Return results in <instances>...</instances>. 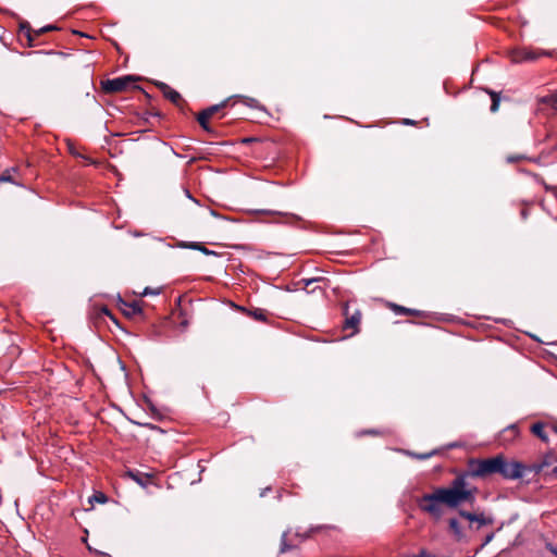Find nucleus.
I'll return each mask as SVG.
<instances>
[{"mask_svg":"<svg viewBox=\"0 0 557 557\" xmlns=\"http://www.w3.org/2000/svg\"><path fill=\"white\" fill-rule=\"evenodd\" d=\"M122 304L125 307V309H123V312L127 317H134V315L140 314L143 312L140 305L137 301H133V302L122 301Z\"/></svg>","mask_w":557,"mask_h":557,"instance_id":"obj_9","label":"nucleus"},{"mask_svg":"<svg viewBox=\"0 0 557 557\" xmlns=\"http://www.w3.org/2000/svg\"><path fill=\"white\" fill-rule=\"evenodd\" d=\"M487 474V459L479 462L478 469H470V472L456 476L448 487H437L433 493L424 494L418 499L419 508L435 519L443 516V506L456 508L463 503L474 500L475 487L469 482V476H483Z\"/></svg>","mask_w":557,"mask_h":557,"instance_id":"obj_1","label":"nucleus"},{"mask_svg":"<svg viewBox=\"0 0 557 557\" xmlns=\"http://www.w3.org/2000/svg\"><path fill=\"white\" fill-rule=\"evenodd\" d=\"M321 528H322L321 525H318L317 528H312L310 531L320 530Z\"/></svg>","mask_w":557,"mask_h":557,"instance_id":"obj_43","label":"nucleus"},{"mask_svg":"<svg viewBox=\"0 0 557 557\" xmlns=\"http://www.w3.org/2000/svg\"><path fill=\"white\" fill-rule=\"evenodd\" d=\"M211 214L214 216H219V214L214 210H211Z\"/></svg>","mask_w":557,"mask_h":557,"instance_id":"obj_44","label":"nucleus"},{"mask_svg":"<svg viewBox=\"0 0 557 557\" xmlns=\"http://www.w3.org/2000/svg\"><path fill=\"white\" fill-rule=\"evenodd\" d=\"M485 544H487V536L485 537V540L483 541L482 545L484 546Z\"/></svg>","mask_w":557,"mask_h":557,"instance_id":"obj_45","label":"nucleus"},{"mask_svg":"<svg viewBox=\"0 0 557 557\" xmlns=\"http://www.w3.org/2000/svg\"><path fill=\"white\" fill-rule=\"evenodd\" d=\"M529 471L528 466L518 461H507L502 456L490 458V473H499L505 479H520Z\"/></svg>","mask_w":557,"mask_h":557,"instance_id":"obj_2","label":"nucleus"},{"mask_svg":"<svg viewBox=\"0 0 557 557\" xmlns=\"http://www.w3.org/2000/svg\"><path fill=\"white\" fill-rule=\"evenodd\" d=\"M318 278H310V280H302V282L305 283L306 286H309L310 284H312L313 282H317Z\"/></svg>","mask_w":557,"mask_h":557,"instance_id":"obj_32","label":"nucleus"},{"mask_svg":"<svg viewBox=\"0 0 557 557\" xmlns=\"http://www.w3.org/2000/svg\"><path fill=\"white\" fill-rule=\"evenodd\" d=\"M226 102H227L226 100L222 101L221 103L211 106V107L205 109L203 111L209 115V117H211L220 109L224 108L226 106Z\"/></svg>","mask_w":557,"mask_h":557,"instance_id":"obj_19","label":"nucleus"},{"mask_svg":"<svg viewBox=\"0 0 557 557\" xmlns=\"http://www.w3.org/2000/svg\"><path fill=\"white\" fill-rule=\"evenodd\" d=\"M136 78L132 75L121 76L112 79H107L101 83L103 91L108 94L121 92L128 89L131 86L138 88L133 85Z\"/></svg>","mask_w":557,"mask_h":557,"instance_id":"obj_4","label":"nucleus"},{"mask_svg":"<svg viewBox=\"0 0 557 557\" xmlns=\"http://www.w3.org/2000/svg\"><path fill=\"white\" fill-rule=\"evenodd\" d=\"M542 541L545 544V547L557 557V547L548 542L544 536H542Z\"/></svg>","mask_w":557,"mask_h":557,"instance_id":"obj_22","label":"nucleus"},{"mask_svg":"<svg viewBox=\"0 0 557 557\" xmlns=\"http://www.w3.org/2000/svg\"><path fill=\"white\" fill-rule=\"evenodd\" d=\"M519 435L518 424L513 423L505 428L502 433L499 440L503 443H509L513 441Z\"/></svg>","mask_w":557,"mask_h":557,"instance_id":"obj_8","label":"nucleus"},{"mask_svg":"<svg viewBox=\"0 0 557 557\" xmlns=\"http://www.w3.org/2000/svg\"><path fill=\"white\" fill-rule=\"evenodd\" d=\"M416 557H428L426 554L424 552H421L419 555H417Z\"/></svg>","mask_w":557,"mask_h":557,"instance_id":"obj_41","label":"nucleus"},{"mask_svg":"<svg viewBox=\"0 0 557 557\" xmlns=\"http://www.w3.org/2000/svg\"><path fill=\"white\" fill-rule=\"evenodd\" d=\"M460 516L462 518L469 520L470 522L476 521L480 523V525H483L487 522L483 515L479 516V515L467 512V511H460Z\"/></svg>","mask_w":557,"mask_h":557,"instance_id":"obj_13","label":"nucleus"},{"mask_svg":"<svg viewBox=\"0 0 557 557\" xmlns=\"http://www.w3.org/2000/svg\"><path fill=\"white\" fill-rule=\"evenodd\" d=\"M407 314H418V311L408 308Z\"/></svg>","mask_w":557,"mask_h":557,"instance_id":"obj_38","label":"nucleus"},{"mask_svg":"<svg viewBox=\"0 0 557 557\" xmlns=\"http://www.w3.org/2000/svg\"><path fill=\"white\" fill-rule=\"evenodd\" d=\"M545 424L543 422H536L531 426V432L537 436L541 441L547 443L548 442V435L545 432Z\"/></svg>","mask_w":557,"mask_h":557,"instance_id":"obj_12","label":"nucleus"},{"mask_svg":"<svg viewBox=\"0 0 557 557\" xmlns=\"http://www.w3.org/2000/svg\"><path fill=\"white\" fill-rule=\"evenodd\" d=\"M436 451L433 450V451H430V453H426V454H412V456H414L416 458L418 459H421V460H424V459H428L430 458L431 456H433Z\"/></svg>","mask_w":557,"mask_h":557,"instance_id":"obj_24","label":"nucleus"},{"mask_svg":"<svg viewBox=\"0 0 557 557\" xmlns=\"http://www.w3.org/2000/svg\"><path fill=\"white\" fill-rule=\"evenodd\" d=\"M185 194H186V196H187L189 199H191L193 201L197 202V201L193 198V196L190 195V193H189V190H188V189H185Z\"/></svg>","mask_w":557,"mask_h":557,"instance_id":"obj_36","label":"nucleus"},{"mask_svg":"<svg viewBox=\"0 0 557 557\" xmlns=\"http://www.w3.org/2000/svg\"><path fill=\"white\" fill-rule=\"evenodd\" d=\"M296 536L300 537V541H304L306 540L309 535L307 533H299V532H296Z\"/></svg>","mask_w":557,"mask_h":557,"instance_id":"obj_33","label":"nucleus"},{"mask_svg":"<svg viewBox=\"0 0 557 557\" xmlns=\"http://www.w3.org/2000/svg\"><path fill=\"white\" fill-rule=\"evenodd\" d=\"M236 97L242 99L244 104H246L249 108H253V109H259L260 108L259 101L257 99H255V98L246 97V96H236Z\"/></svg>","mask_w":557,"mask_h":557,"instance_id":"obj_17","label":"nucleus"},{"mask_svg":"<svg viewBox=\"0 0 557 557\" xmlns=\"http://www.w3.org/2000/svg\"><path fill=\"white\" fill-rule=\"evenodd\" d=\"M537 57H539V54H536L534 51L528 50V49H522V50L516 52L513 60L516 62L533 61V60L537 59Z\"/></svg>","mask_w":557,"mask_h":557,"instance_id":"obj_11","label":"nucleus"},{"mask_svg":"<svg viewBox=\"0 0 557 557\" xmlns=\"http://www.w3.org/2000/svg\"><path fill=\"white\" fill-rule=\"evenodd\" d=\"M363 433H364V434H376V431H374V430H369V431H364Z\"/></svg>","mask_w":557,"mask_h":557,"instance_id":"obj_40","label":"nucleus"},{"mask_svg":"<svg viewBox=\"0 0 557 557\" xmlns=\"http://www.w3.org/2000/svg\"><path fill=\"white\" fill-rule=\"evenodd\" d=\"M407 314H418V311L408 308Z\"/></svg>","mask_w":557,"mask_h":557,"instance_id":"obj_37","label":"nucleus"},{"mask_svg":"<svg viewBox=\"0 0 557 557\" xmlns=\"http://www.w3.org/2000/svg\"><path fill=\"white\" fill-rule=\"evenodd\" d=\"M343 314L345 317L343 330L350 331L347 336L350 337L359 333V325L362 317L361 311L356 308L350 312V305L349 302H346L343 308Z\"/></svg>","mask_w":557,"mask_h":557,"instance_id":"obj_3","label":"nucleus"},{"mask_svg":"<svg viewBox=\"0 0 557 557\" xmlns=\"http://www.w3.org/2000/svg\"><path fill=\"white\" fill-rule=\"evenodd\" d=\"M552 472L557 474V458L554 455H546L541 462L528 466L529 472L540 473L545 468L552 467Z\"/></svg>","mask_w":557,"mask_h":557,"instance_id":"obj_5","label":"nucleus"},{"mask_svg":"<svg viewBox=\"0 0 557 557\" xmlns=\"http://www.w3.org/2000/svg\"><path fill=\"white\" fill-rule=\"evenodd\" d=\"M157 294H159V292H158V290H153V289H151L150 287H146V288L144 289V292H143V295H144V296H147V295H157Z\"/></svg>","mask_w":557,"mask_h":557,"instance_id":"obj_27","label":"nucleus"},{"mask_svg":"<svg viewBox=\"0 0 557 557\" xmlns=\"http://www.w3.org/2000/svg\"><path fill=\"white\" fill-rule=\"evenodd\" d=\"M54 29H57V26H54V25H47V26L41 27L39 30H37L36 35H40V34H44L46 32H50V30H54Z\"/></svg>","mask_w":557,"mask_h":557,"instance_id":"obj_25","label":"nucleus"},{"mask_svg":"<svg viewBox=\"0 0 557 557\" xmlns=\"http://www.w3.org/2000/svg\"><path fill=\"white\" fill-rule=\"evenodd\" d=\"M107 496L102 492H97L88 498V502L92 505L94 503L104 504Z\"/></svg>","mask_w":557,"mask_h":557,"instance_id":"obj_18","label":"nucleus"},{"mask_svg":"<svg viewBox=\"0 0 557 557\" xmlns=\"http://www.w3.org/2000/svg\"><path fill=\"white\" fill-rule=\"evenodd\" d=\"M519 159H520L519 157H508L507 158L508 162H515V161H517Z\"/></svg>","mask_w":557,"mask_h":557,"instance_id":"obj_35","label":"nucleus"},{"mask_svg":"<svg viewBox=\"0 0 557 557\" xmlns=\"http://www.w3.org/2000/svg\"><path fill=\"white\" fill-rule=\"evenodd\" d=\"M252 315L256 320L265 321V314L261 310L253 311Z\"/></svg>","mask_w":557,"mask_h":557,"instance_id":"obj_26","label":"nucleus"},{"mask_svg":"<svg viewBox=\"0 0 557 557\" xmlns=\"http://www.w3.org/2000/svg\"><path fill=\"white\" fill-rule=\"evenodd\" d=\"M449 528L455 533V535H457L458 537L461 536V529L457 519H449Z\"/></svg>","mask_w":557,"mask_h":557,"instance_id":"obj_21","label":"nucleus"},{"mask_svg":"<svg viewBox=\"0 0 557 557\" xmlns=\"http://www.w3.org/2000/svg\"><path fill=\"white\" fill-rule=\"evenodd\" d=\"M269 490H270V487H267V488L261 493V496H264Z\"/></svg>","mask_w":557,"mask_h":557,"instance_id":"obj_42","label":"nucleus"},{"mask_svg":"<svg viewBox=\"0 0 557 557\" xmlns=\"http://www.w3.org/2000/svg\"><path fill=\"white\" fill-rule=\"evenodd\" d=\"M552 430L557 434V421L553 423Z\"/></svg>","mask_w":557,"mask_h":557,"instance_id":"obj_39","label":"nucleus"},{"mask_svg":"<svg viewBox=\"0 0 557 557\" xmlns=\"http://www.w3.org/2000/svg\"><path fill=\"white\" fill-rule=\"evenodd\" d=\"M157 86L162 91L163 96L169 99L172 103L178 104L181 101V95L172 89L168 84L165 83H157Z\"/></svg>","mask_w":557,"mask_h":557,"instance_id":"obj_6","label":"nucleus"},{"mask_svg":"<svg viewBox=\"0 0 557 557\" xmlns=\"http://www.w3.org/2000/svg\"><path fill=\"white\" fill-rule=\"evenodd\" d=\"M403 123H404L405 125H414V124H416V121H414V120H410V119H405V120L403 121Z\"/></svg>","mask_w":557,"mask_h":557,"instance_id":"obj_31","label":"nucleus"},{"mask_svg":"<svg viewBox=\"0 0 557 557\" xmlns=\"http://www.w3.org/2000/svg\"><path fill=\"white\" fill-rule=\"evenodd\" d=\"M257 212L258 213H265V214H278L277 211H272V210H258Z\"/></svg>","mask_w":557,"mask_h":557,"instance_id":"obj_30","label":"nucleus"},{"mask_svg":"<svg viewBox=\"0 0 557 557\" xmlns=\"http://www.w3.org/2000/svg\"><path fill=\"white\" fill-rule=\"evenodd\" d=\"M102 312H103L106 315H108V317H110L111 319H113V315L111 314L110 310H109L107 307H104V308L102 309Z\"/></svg>","mask_w":557,"mask_h":557,"instance_id":"obj_34","label":"nucleus"},{"mask_svg":"<svg viewBox=\"0 0 557 557\" xmlns=\"http://www.w3.org/2000/svg\"><path fill=\"white\" fill-rule=\"evenodd\" d=\"M394 309H395L396 312H401L404 314H407V310H408V308H405V307H401V306H396V305L394 306Z\"/></svg>","mask_w":557,"mask_h":557,"instance_id":"obj_28","label":"nucleus"},{"mask_svg":"<svg viewBox=\"0 0 557 557\" xmlns=\"http://www.w3.org/2000/svg\"><path fill=\"white\" fill-rule=\"evenodd\" d=\"M287 534H288V532H284L282 534L280 553H286V552L290 550L293 547L292 545H289L287 543Z\"/></svg>","mask_w":557,"mask_h":557,"instance_id":"obj_20","label":"nucleus"},{"mask_svg":"<svg viewBox=\"0 0 557 557\" xmlns=\"http://www.w3.org/2000/svg\"><path fill=\"white\" fill-rule=\"evenodd\" d=\"M3 182H12L11 176L8 174L0 175V183H3Z\"/></svg>","mask_w":557,"mask_h":557,"instance_id":"obj_29","label":"nucleus"},{"mask_svg":"<svg viewBox=\"0 0 557 557\" xmlns=\"http://www.w3.org/2000/svg\"><path fill=\"white\" fill-rule=\"evenodd\" d=\"M490 98H491V101H492V103L490 106V111L491 112L498 111L499 104L502 102L509 103L511 101V99L508 96H505L502 92H497V91H493V90H490Z\"/></svg>","mask_w":557,"mask_h":557,"instance_id":"obj_7","label":"nucleus"},{"mask_svg":"<svg viewBox=\"0 0 557 557\" xmlns=\"http://www.w3.org/2000/svg\"><path fill=\"white\" fill-rule=\"evenodd\" d=\"M209 119V115L203 110L197 116V121L199 122L200 126L207 132L210 131V126L208 123Z\"/></svg>","mask_w":557,"mask_h":557,"instance_id":"obj_16","label":"nucleus"},{"mask_svg":"<svg viewBox=\"0 0 557 557\" xmlns=\"http://www.w3.org/2000/svg\"><path fill=\"white\" fill-rule=\"evenodd\" d=\"M540 102L548 104L553 109L557 110V95H547V96L541 97Z\"/></svg>","mask_w":557,"mask_h":557,"instance_id":"obj_15","label":"nucleus"},{"mask_svg":"<svg viewBox=\"0 0 557 557\" xmlns=\"http://www.w3.org/2000/svg\"><path fill=\"white\" fill-rule=\"evenodd\" d=\"M21 30H22V32H25V34H26V36H27V38H28V40H29V41H33V40H34V39H33V37L30 36V26H29V24H28V23H24V24H22V25H21Z\"/></svg>","mask_w":557,"mask_h":557,"instance_id":"obj_23","label":"nucleus"},{"mask_svg":"<svg viewBox=\"0 0 557 557\" xmlns=\"http://www.w3.org/2000/svg\"><path fill=\"white\" fill-rule=\"evenodd\" d=\"M127 473L137 484H139L143 487H145L148 484L151 478L149 474L143 473L137 470H129Z\"/></svg>","mask_w":557,"mask_h":557,"instance_id":"obj_10","label":"nucleus"},{"mask_svg":"<svg viewBox=\"0 0 557 557\" xmlns=\"http://www.w3.org/2000/svg\"><path fill=\"white\" fill-rule=\"evenodd\" d=\"M184 247H187L189 249H194V250H199L201 251L203 255H214V251L208 249L207 247H205L202 244L200 243H197V242H191L187 245H185Z\"/></svg>","mask_w":557,"mask_h":557,"instance_id":"obj_14","label":"nucleus"}]
</instances>
